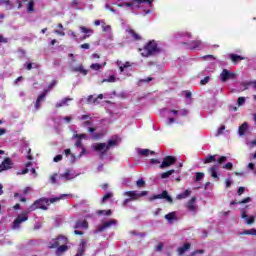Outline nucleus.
I'll return each mask as SVG.
<instances>
[{"mask_svg": "<svg viewBox=\"0 0 256 256\" xmlns=\"http://www.w3.org/2000/svg\"><path fill=\"white\" fill-rule=\"evenodd\" d=\"M243 193H245V187L241 186L238 188L237 194L241 196L243 195Z\"/></svg>", "mask_w": 256, "mask_h": 256, "instance_id": "51", "label": "nucleus"}, {"mask_svg": "<svg viewBox=\"0 0 256 256\" xmlns=\"http://www.w3.org/2000/svg\"><path fill=\"white\" fill-rule=\"evenodd\" d=\"M165 219H167V221H169L171 223V221H175V219H177L175 217V212H170L168 214H166L165 216Z\"/></svg>", "mask_w": 256, "mask_h": 256, "instance_id": "31", "label": "nucleus"}, {"mask_svg": "<svg viewBox=\"0 0 256 256\" xmlns=\"http://www.w3.org/2000/svg\"><path fill=\"white\" fill-rule=\"evenodd\" d=\"M64 154L66 155V157H69V155H71V149H65Z\"/></svg>", "mask_w": 256, "mask_h": 256, "instance_id": "64", "label": "nucleus"}, {"mask_svg": "<svg viewBox=\"0 0 256 256\" xmlns=\"http://www.w3.org/2000/svg\"><path fill=\"white\" fill-rule=\"evenodd\" d=\"M69 101H73V98H64L60 102L56 103V109H59V107H64V105H67Z\"/></svg>", "mask_w": 256, "mask_h": 256, "instance_id": "24", "label": "nucleus"}, {"mask_svg": "<svg viewBox=\"0 0 256 256\" xmlns=\"http://www.w3.org/2000/svg\"><path fill=\"white\" fill-rule=\"evenodd\" d=\"M189 249H191V243H184V245L179 247L177 251L179 255H183L186 251H189Z\"/></svg>", "mask_w": 256, "mask_h": 256, "instance_id": "19", "label": "nucleus"}, {"mask_svg": "<svg viewBox=\"0 0 256 256\" xmlns=\"http://www.w3.org/2000/svg\"><path fill=\"white\" fill-rule=\"evenodd\" d=\"M230 59L232 63H239V61H244L245 57L237 55V54H230Z\"/></svg>", "mask_w": 256, "mask_h": 256, "instance_id": "21", "label": "nucleus"}, {"mask_svg": "<svg viewBox=\"0 0 256 256\" xmlns=\"http://www.w3.org/2000/svg\"><path fill=\"white\" fill-rule=\"evenodd\" d=\"M178 113H179V115H180L181 117H187V116L189 115V110H187V109H182V110L178 111Z\"/></svg>", "mask_w": 256, "mask_h": 256, "instance_id": "41", "label": "nucleus"}, {"mask_svg": "<svg viewBox=\"0 0 256 256\" xmlns=\"http://www.w3.org/2000/svg\"><path fill=\"white\" fill-rule=\"evenodd\" d=\"M80 47H81V49H89L90 45H89V43H84Z\"/></svg>", "mask_w": 256, "mask_h": 256, "instance_id": "62", "label": "nucleus"}, {"mask_svg": "<svg viewBox=\"0 0 256 256\" xmlns=\"http://www.w3.org/2000/svg\"><path fill=\"white\" fill-rule=\"evenodd\" d=\"M217 161V155H209L203 160L204 165H209V163H215Z\"/></svg>", "mask_w": 256, "mask_h": 256, "instance_id": "20", "label": "nucleus"}, {"mask_svg": "<svg viewBox=\"0 0 256 256\" xmlns=\"http://www.w3.org/2000/svg\"><path fill=\"white\" fill-rule=\"evenodd\" d=\"M148 193V191H142L141 193L137 194V197H145Z\"/></svg>", "mask_w": 256, "mask_h": 256, "instance_id": "60", "label": "nucleus"}, {"mask_svg": "<svg viewBox=\"0 0 256 256\" xmlns=\"http://www.w3.org/2000/svg\"><path fill=\"white\" fill-rule=\"evenodd\" d=\"M72 71L74 73H81L82 75H87L89 73L88 70H85V68L83 67V64H80L78 67L72 68Z\"/></svg>", "mask_w": 256, "mask_h": 256, "instance_id": "18", "label": "nucleus"}, {"mask_svg": "<svg viewBox=\"0 0 256 256\" xmlns=\"http://www.w3.org/2000/svg\"><path fill=\"white\" fill-rule=\"evenodd\" d=\"M80 30L82 33H85V35H93V29L87 28L85 26H80Z\"/></svg>", "mask_w": 256, "mask_h": 256, "instance_id": "28", "label": "nucleus"}, {"mask_svg": "<svg viewBox=\"0 0 256 256\" xmlns=\"http://www.w3.org/2000/svg\"><path fill=\"white\" fill-rule=\"evenodd\" d=\"M155 199H166L168 203H173V198L169 196V192H167V190L162 191L161 194L151 196L149 201H155Z\"/></svg>", "mask_w": 256, "mask_h": 256, "instance_id": "9", "label": "nucleus"}, {"mask_svg": "<svg viewBox=\"0 0 256 256\" xmlns=\"http://www.w3.org/2000/svg\"><path fill=\"white\" fill-rule=\"evenodd\" d=\"M50 181H51V183H53V184L57 183V174H53V175L50 177Z\"/></svg>", "mask_w": 256, "mask_h": 256, "instance_id": "53", "label": "nucleus"}, {"mask_svg": "<svg viewBox=\"0 0 256 256\" xmlns=\"http://www.w3.org/2000/svg\"><path fill=\"white\" fill-rule=\"evenodd\" d=\"M111 197H113V193H111V192L106 193V194L103 196V198H102V203H103V204L107 203V200H108V199H111Z\"/></svg>", "mask_w": 256, "mask_h": 256, "instance_id": "35", "label": "nucleus"}, {"mask_svg": "<svg viewBox=\"0 0 256 256\" xmlns=\"http://www.w3.org/2000/svg\"><path fill=\"white\" fill-rule=\"evenodd\" d=\"M80 121H84L82 123V127H91V125H93V120H91V116L87 114L82 115Z\"/></svg>", "mask_w": 256, "mask_h": 256, "instance_id": "12", "label": "nucleus"}, {"mask_svg": "<svg viewBox=\"0 0 256 256\" xmlns=\"http://www.w3.org/2000/svg\"><path fill=\"white\" fill-rule=\"evenodd\" d=\"M156 251H163V243H159L157 246H156Z\"/></svg>", "mask_w": 256, "mask_h": 256, "instance_id": "59", "label": "nucleus"}, {"mask_svg": "<svg viewBox=\"0 0 256 256\" xmlns=\"http://www.w3.org/2000/svg\"><path fill=\"white\" fill-rule=\"evenodd\" d=\"M238 203L239 205H243L245 203H251V197H246L242 201H239Z\"/></svg>", "mask_w": 256, "mask_h": 256, "instance_id": "48", "label": "nucleus"}, {"mask_svg": "<svg viewBox=\"0 0 256 256\" xmlns=\"http://www.w3.org/2000/svg\"><path fill=\"white\" fill-rule=\"evenodd\" d=\"M197 201V198L192 197L188 203H187V209L188 211H192V213H197V206L195 205V202Z\"/></svg>", "mask_w": 256, "mask_h": 256, "instance_id": "13", "label": "nucleus"}, {"mask_svg": "<svg viewBox=\"0 0 256 256\" xmlns=\"http://www.w3.org/2000/svg\"><path fill=\"white\" fill-rule=\"evenodd\" d=\"M87 101L88 103H97V98H93V95H89Z\"/></svg>", "mask_w": 256, "mask_h": 256, "instance_id": "49", "label": "nucleus"}, {"mask_svg": "<svg viewBox=\"0 0 256 256\" xmlns=\"http://www.w3.org/2000/svg\"><path fill=\"white\" fill-rule=\"evenodd\" d=\"M74 139H78V141H81V139H87V134L82 133V134H74Z\"/></svg>", "mask_w": 256, "mask_h": 256, "instance_id": "36", "label": "nucleus"}, {"mask_svg": "<svg viewBox=\"0 0 256 256\" xmlns=\"http://www.w3.org/2000/svg\"><path fill=\"white\" fill-rule=\"evenodd\" d=\"M240 213L242 219H245L246 225H253V223H255V216L247 215V212L244 209L240 210Z\"/></svg>", "mask_w": 256, "mask_h": 256, "instance_id": "11", "label": "nucleus"}, {"mask_svg": "<svg viewBox=\"0 0 256 256\" xmlns=\"http://www.w3.org/2000/svg\"><path fill=\"white\" fill-rule=\"evenodd\" d=\"M89 227V222H87V220H83V221H77L75 223L74 229H88Z\"/></svg>", "mask_w": 256, "mask_h": 256, "instance_id": "17", "label": "nucleus"}, {"mask_svg": "<svg viewBox=\"0 0 256 256\" xmlns=\"http://www.w3.org/2000/svg\"><path fill=\"white\" fill-rule=\"evenodd\" d=\"M102 83H115V76L111 75L108 79H103Z\"/></svg>", "mask_w": 256, "mask_h": 256, "instance_id": "39", "label": "nucleus"}, {"mask_svg": "<svg viewBox=\"0 0 256 256\" xmlns=\"http://www.w3.org/2000/svg\"><path fill=\"white\" fill-rule=\"evenodd\" d=\"M222 169H226L227 171H231L233 169V163L228 162L224 166H222Z\"/></svg>", "mask_w": 256, "mask_h": 256, "instance_id": "40", "label": "nucleus"}, {"mask_svg": "<svg viewBox=\"0 0 256 256\" xmlns=\"http://www.w3.org/2000/svg\"><path fill=\"white\" fill-rule=\"evenodd\" d=\"M60 200L61 198L59 197L50 198V199L46 197H42L36 200L32 205H30L29 211H35L37 209H41L42 211H47L51 203H57V201H60Z\"/></svg>", "mask_w": 256, "mask_h": 256, "instance_id": "3", "label": "nucleus"}, {"mask_svg": "<svg viewBox=\"0 0 256 256\" xmlns=\"http://www.w3.org/2000/svg\"><path fill=\"white\" fill-rule=\"evenodd\" d=\"M63 160V155L61 154H58L57 156L54 157V162L55 163H59V161H62Z\"/></svg>", "mask_w": 256, "mask_h": 256, "instance_id": "50", "label": "nucleus"}, {"mask_svg": "<svg viewBox=\"0 0 256 256\" xmlns=\"http://www.w3.org/2000/svg\"><path fill=\"white\" fill-rule=\"evenodd\" d=\"M175 163H177V157L166 156V157H164V159L160 165V169H165L167 167H171V165H175Z\"/></svg>", "mask_w": 256, "mask_h": 256, "instance_id": "7", "label": "nucleus"}, {"mask_svg": "<svg viewBox=\"0 0 256 256\" xmlns=\"http://www.w3.org/2000/svg\"><path fill=\"white\" fill-rule=\"evenodd\" d=\"M75 147H80V149L83 148V147H84V146H83V142H82L81 140H78V141L75 143Z\"/></svg>", "mask_w": 256, "mask_h": 256, "instance_id": "58", "label": "nucleus"}, {"mask_svg": "<svg viewBox=\"0 0 256 256\" xmlns=\"http://www.w3.org/2000/svg\"><path fill=\"white\" fill-rule=\"evenodd\" d=\"M127 67H131V64L129 62H126L124 65L120 66L119 69H120L121 73H123V71H125V69H127Z\"/></svg>", "mask_w": 256, "mask_h": 256, "instance_id": "47", "label": "nucleus"}, {"mask_svg": "<svg viewBox=\"0 0 256 256\" xmlns=\"http://www.w3.org/2000/svg\"><path fill=\"white\" fill-rule=\"evenodd\" d=\"M245 101H246L245 97L243 96L239 97L237 100L238 107H243V105H245Z\"/></svg>", "mask_w": 256, "mask_h": 256, "instance_id": "37", "label": "nucleus"}, {"mask_svg": "<svg viewBox=\"0 0 256 256\" xmlns=\"http://www.w3.org/2000/svg\"><path fill=\"white\" fill-rule=\"evenodd\" d=\"M138 51L142 57H153V55L160 53L161 49H159L155 40H151L143 48H139Z\"/></svg>", "mask_w": 256, "mask_h": 256, "instance_id": "4", "label": "nucleus"}, {"mask_svg": "<svg viewBox=\"0 0 256 256\" xmlns=\"http://www.w3.org/2000/svg\"><path fill=\"white\" fill-rule=\"evenodd\" d=\"M175 173V170L171 169L161 174V179H169L170 175H173Z\"/></svg>", "mask_w": 256, "mask_h": 256, "instance_id": "29", "label": "nucleus"}, {"mask_svg": "<svg viewBox=\"0 0 256 256\" xmlns=\"http://www.w3.org/2000/svg\"><path fill=\"white\" fill-rule=\"evenodd\" d=\"M203 253H205V250H196V251H194V252L191 254V256H193V255H198V254L203 255Z\"/></svg>", "mask_w": 256, "mask_h": 256, "instance_id": "56", "label": "nucleus"}, {"mask_svg": "<svg viewBox=\"0 0 256 256\" xmlns=\"http://www.w3.org/2000/svg\"><path fill=\"white\" fill-rule=\"evenodd\" d=\"M143 3H148L149 7H153V0H132L131 2H125L124 7H139Z\"/></svg>", "mask_w": 256, "mask_h": 256, "instance_id": "8", "label": "nucleus"}, {"mask_svg": "<svg viewBox=\"0 0 256 256\" xmlns=\"http://www.w3.org/2000/svg\"><path fill=\"white\" fill-rule=\"evenodd\" d=\"M150 150L149 149H141L139 151V155H142V157H149Z\"/></svg>", "mask_w": 256, "mask_h": 256, "instance_id": "38", "label": "nucleus"}, {"mask_svg": "<svg viewBox=\"0 0 256 256\" xmlns=\"http://www.w3.org/2000/svg\"><path fill=\"white\" fill-rule=\"evenodd\" d=\"M61 177L66 179V181H71V179H73V177H71V170H66L65 173L61 174Z\"/></svg>", "mask_w": 256, "mask_h": 256, "instance_id": "30", "label": "nucleus"}, {"mask_svg": "<svg viewBox=\"0 0 256 256\" xmlns=\"http://www.w3.org/2000/svg\"><path fill=\"white\" fill-rule=\"evenodd\" d=\"M119 141H121V138L119 136H113L112 139H109L107 144L106 143H96L92 145L93 151H96V153H100V159H103L105 155H107V151L111 149V147H116V145L119 144Z\"/></svg>", "mask_w": 256, "mask_h": 256, "instance_id": "1", "label": "nucleus"}, {"mask_svg": "<svg viewBox=\"0 0 256 256\" xmlns=\"http://www.w3.org/2000/svg\"><path fill=\"white\" fill-rule=\"evenodd\" d=\"M33 11H35V1L30 0L28 2V6H27V12L28 13H33Z\"/></svg>", "mask_w": 256, "mask_h": 256, "instance_id": "27", "label": "nucleus"}, {"mask_svg": "<svg viewBox=\"0 0 256 256\" xmlns=\"http://www.w3.org/2000/svg\"><path fill=\"white\" fill-rule=\"evenodd\" d=\"M217 171H219V167L217 165H213L208 169V172L210 173L211 177L213 179H216L218 181L219 175L217 174Z\"/></svg>", "mask_w": 256, "mask_h": 256, "instance_id": "15", "label": "nucleus"}, {"mask_svg": "<svg viewBox=\"0 0 256 256\" xmlns=\"http://www.w3.org/2000/svg\"><path fill=\"white\" fill-rule=\"evenodd\" d=\"M150 81H153V77H148L147 79H141L140 83H150Z\"/></svg>", "mask_w": 256, "mask_h": 256, "instance_id": "54", "label": "nucleus"}, {"mask_svg": "<svg viewBox=\"0 0 256 256\" xmlns=\"http://www.w3.org/2000/svg\"><path fill=\"white\" fill-rule=\"evenodd\" d=\"M81 152L79 154V157H83V155H87V149L85 148V146H82L81 148Z\"/></svg>", "mask_w": 256, "mask_h": 256, "instance_id": "52", "label": "nucleus"}, {"mask_svg": "<svg viewBox=\"0 0 256 256\" xmlns=\"http://www.w3.org/2000/svg\"><path fill=\"white\" fill-rule=\"evenodd\" d=\"M128 34L130 35V37H132V39H134V41H141V36L137 32H135V30L129 29Z\"/></svg>", "mask_w": 256, "mask_h": 256, "instance_id": "23", "label": "nucleus"}, {"mask_svg": "<svg viewBox=\"0 0 256 256\" xmlns=\"http://www.w3.org/2000/svg\"><path fill=\"white\" fill-rule=\"evenodd\" d=\"M11 0H0V5H10Z\"/></svg>", "mask_w": 256, "mask_h": 256, "instance_id": "57", "label": "nucleus"}, {"mask_svg": "<svg viewBox=\"0 0 256 256\" xmlns=\"http://www.w3.org/2000/svg\"><path fill=\"white\" fill-rule=\"evenodd\" d=\"M87 247V240H81L78 251L75 256H83L85 255V248Z\"/></svg>", "mask_w": 256, "mask_h": 256, "instance_id": "14", "label": "nucleus"}, {"mask_svg": "<svg viewBox=\"0 0 256 256\" xmlns=\"http://www.w3.org/2000/svg\"><path fill=\"white\" fill-rule=\"evenodd\" d=\"M205 177V173L203 172H197L196 173V181H201Z\"/></svg>", "mask_w": 256, "mask_h": 256, "instance_id": "45", "label": "nucleus"}, {"mask_svg": "<svg viewBox=\"0 0 256 256\" xmlns=\"http://www.w3.org/2000/svg\"><path fill=\"white\" fill-rule=\"evenodd\" d=\"M235 77H237V74L227 69H223L220 73V81H222V83H227L229 79H235Z\"/></svg>", "mask_w": 256, "mask_h": 256, "instance_id": "6", "label": "nucleus"}, {"mask_svg": "<svg viewBox=\"0 0 256 256\" xmlns=\"http://www.w3.org/2000/svg\"><path fill=\"white\" fill-rule=\"evenodd\" d=\"M45 97H47V91L43 92L42 94H40L38 97H37V100L36 101H43L45 99Z\"/></svg>", "mask_w": 256, "mask_h": 256, "instance_id": "46", "label": "nucleus"}, {"mask_svg": "<svg viewBox=\"0 0 256 256\" xmlns=\"http://www.w3.org/2000/svg\"><path fill=\"white\" fill-rule=\"evenodd\" d=\"M227 161V156H221L218 160L217 163L218 165H223Z\"/></svg>", "mask_w": 256, "mask_h": 256, "instance_id": "44", "label": "nucleus"}, {"mask_svg": "<svg viewBox=\"0 0 256 256\" xmlns=\"http://www.w3.org/2000/svg\"><path fill=\"white\" fill-rule=\"evenodd\" d=\"M136 186L141 189V187H144L145 186V180H143V178L139 179L137 182H136Z\"/></svg>", "mask_w": 256, "mask_h": 256, "instance_id": "42", "label": "nucleus"}, {"mask_svg": "<svg viewBox=\"0 0 256 256\" xmlns=\"http://www.w3.org/2000/svg\"><path fill=\"white\" fill-rule=\"evenodd\" d=\"M189 195H191V191L186 190L185 192L178 194L176 199H187V197H189Z\"/></svg>", "mask_w": 256, "mask_h": 256, "instance_id": "26", "label": "nucleus"}, {"mask_svg": "<svg viewBox=\"0 0 256 256\" xmlns=\"http://www.w3.org/2000/svg\"><path fill=\"white\" fill-rule=\"evenodd\" d=\"M240 235H255L256 236V229L252 228L249 230H244L243 232L240 233Z\"/></svg>", "mask_w": 256, "mask_h": 256, "instance_id": "32", "label": "nucleus"}, {"mask_svg": "<svg viewBox=\"0 0 256 256\" xmlns=\"http://www.w3.org/2000/svg\"><path fill=\"white\" fill-rule=\"evenodd\" d=\"M111 225H115V220H110L105 222L103 225H101L98 230L103 231L104 229H108V227H111Z\"/></svg>", "mask_w": 256, "mask_h": 256, "instance_id": "25", "label": "nucleus"}, {"mask_svg": "<svg viewBox=\"0 0 256 256\" xmlns=\"http://www.w3.org/2000/svg\"><path fill=\"white\" fill-rule=\"evenodd\" d=\"M9 169H13V161L11 158L6 157L0 164V173H3V171H9Z\"/></svg>", "mask_w": 256, "mask_h": 256, "instance_id": "10", "label": "nucleus"}, {"mask_svg": "<svg viewBox=\"0 0 256 256\" xmlns=\"http://www.w3.org/2000/svg\"><path fill=\"white\" fill-rule=\"evenodd\" d=\"M185 45H188V49H199L203 45V42L201 40H193L188 44L185 43Z\"/></svg>", "mask_w": 256, "mask_h": 256, "instance_id": "16", "label": "nucleus"}, {"mask_svg": "<svg viewBox=\"0 0 256 256\" xmlns=\"http://www.w3.org/2000/svg\"><path fill=\"white\" fill-rule=\"evenodd\" d=\"M125 195L131 197V201L137 199V191H127L125 192Z\"/></svg>", "mask_w": 256, "mask_h": 256, "instance_id": "33", "label": "nucleus"}, {"mask_svg": "<svg viewBox=\"0 0 256 256\" xmlns=\"http://www.w3.org/2000/svg\"><path fill=\"white\" fill-rule=\"evenodd\" d=\"M225 129V126H222L218 129L217 135H221L223 133V130Z\"/></svg>", "mask_w": 256, "mask_h": 256, "instance_id": "63", "label": "nucleus"}, {"mask_svg": "<svg viewBox=\"0 0 256 256\" xmlns=\"http://www.w3.org/2000/svg\"><path fill=\"white\" fill-rule=\"evenodd\" d=\"M90 68L93 69V71H99L100 69H103V65L94 63L90 65Z\"/></svg>", "mask_w": 256, "mask_h": 256, "instance_id": "34", "label": "nucleus"}, {"mask_svg": "<svg viewBox=\"0 0 256 256\" xmlns=\"http://www.w3.org/2000/svg\"><path fill=\"white\" fill-rule=\"evenodd\" d=\"M184 95H185L186 99H191V97H193V94L190 91H185Z\"/></svg>", "mask_w": 256, "mask_h": 256, "instance_id": "55", "label": "nucleus"}, {"mask_svg": "<svg viewBox=\"0 0 256 256\" xmlns=\"http://www.w3.org/2000/svg\"><path fill=\"white\" fill-rule=\"evenodd\" d=\"M211 77L206 76L204 77L202 80H200V85H207V83H209Z\"/></svg>", "mask_w": 256, "mask_h": 256, "instance_id": "43", "label": "nucleus"}, {"mask_svg": "<svg viewBox=\"0 0 256 256\" xmlns=\"http://www.w3.org/2000/svg\"><path fill=\"white\" fill-rule=\"evenodd\" d=\"M69 35L72 37V39H77V34L72 30L69 31Z\"/></svg>", "mask_w": 256, "mask_h": 256, "instance_id": "61", "label": "nucleus"}, {"mask_svg": "<svg viewBox=\"0 0 256 256\" xmlns=\"http://www.w3.org/2000/svg\"><path fill=\"white\" fill-rule=\"evenodd\" d=\"M48 247L49 249H56V255L65 253V251L69 249V246H67V237L59 235L57 238L52 239V241L48 243Z\"/></svg>", "mask_w": 256, "mask_h": 256, "instance_id": "2", "label": "nucleus"}, {"mask_svg": "<svg viewBox=\"0 0 256 256\" xmlns=\"http://www.w3.org/2000/svg\"><path fill=\"white\" fill-rule=\"evenodd\" d=\"M247 129H249V124L247 122H244L241 126H239L238 133L240 136L245 135L247 132Z\"/></svg>", "mask_w": 256, "mask_h": 256, "instance_id": "22", "label": "nucleus"}, {"mask_svg": "<svg viewBox=\"0 0 256 256\" xmlns=\"http://www.w3.org/2000/svg\"><path fill=\"white\" fill-rule=\"evenodd\" d=\"M29 220V215L26 212L18 215L16 219L12 223V229H19L21 227V223H25V221Z\"/></svg>", "mask_w": 256, "mask_h": 256, "instance_id": "5", "label": "nucleus"}]
</instances>
